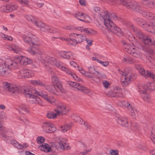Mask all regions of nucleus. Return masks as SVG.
<instances>
[{"mask_svg": "<svg viewBox=\"0 0 155 155\" xmlns=\"http://www.w3.org/2000/svg\"><path fill=\"white\" fill-rule=\"evenodd\" d=\"M23 91V94L26 97L32 99L31 101L33 103L41 105V101L39 97H37V95L41 97L48 102L51 103L54 102L55 101L53 97L48 96L45 91L39 89L37 90L34 88L29 89L25 87Z\"/></svg>", "mask_w": 155, "mask_h": 155, "instance_id": "1", "label": "nucleus"}, {"mask_svg": "<svg viewBox=\"0 0 155 155\" xmlns=\"http://www.w3.org/2000/svg\"><path fill=\"white\" fill-rule=\"evenodd\" d=\"M102 16L101 19H103L104 25L109 31L114 33L117 36H121L123 34L121 29L117 27L113 23L112 20H116L117 18L114 14H111L108 12H102L101 14Z\"/></svg>", "mask_w": 155, "mask_h": 155, "instance_id": "2", "label": "nucleus"}, {"mask_svg": "<svg viewBox=\"0 0 155 155\" xmlns=\"http://www.w3.org/2000/svg\"><path fill=\"white\" fill-rule=\"evenodd\" d=\"M102 16L101 19H103L104 25L109 31L114 33L117 36H121L123 34L121 29L117 27L113 23L112 20H116L117 18L114 14H111L108 12H102L101 14Z\"/></svg>", "mask_w": 155, "mask_h": 155, "instance_id": "3", "label": "nucleus"}, {"mask_svg": "<svg viewBox=\"0 0 155 155\" xmlns=\"http://www.w3.org/2000/svg\"><path fill=\"white\" fill-rule=\"evenodd\" d=\"M124 23L127 27L136 32L137 36L144 44L149 45H152L154 44L155 41L153 37L147 35H144L140 30H135L133 25L129 22L126 21Z\"/></svg>", "mask_w": 155, "mask_h": 155, "instance_id": "4", "label": "nucleus"}, {"mask_svg": "<svg viewBox=\"0 0 155 155\" xmlns=\"http://www.w3.org/2000/svg\"><path fill=\"white\" fill-rule=\"evenodd\" d=\"M3 86L4 90L12 93L23 94V90L25 87H22L19 85L13 84L7 82H4L3 83Z\"/></svg>", "mask_w": 155, "mask_h": 155, "instance_id": "5", "label": "nucleus"}, {"mask_svg": "<svg viewBox=\"0 0 155 155\" xmlns=\"http://www.w3.org/2000/svg\"><path fill=\"white\" fill-rule=\"evenodd\" d=\"M0 63L5 64L7 70L9 72L11 70L18 68L19 67V64L16 58L12 61L8 58L2 57L0 58Z\"/></svg>", "mask_w": 155, "mask_h": 155, "instance_id": "6", "label": "nucleus"}, {"mask_svg": "<svg viewBox=\"0 0 155 155\" xmlns=\"http://www.w3.org/2000/svg\"><path fill=\"white\" fill-rule=\"evenodd\" d=\"M143 15L149 20H153L151 23L146 24L145 25L148 31L155 34V14L144 12L143 13Z\"/></svg>", "mask_w": 155, "mask_h": 155, "instance_id": "7", "label": "nucleus"}, {"mask_svg": "<svg viewBox=\"0 0 155 155\" xmlns=\"http://www.w3.org/2000/svg\"><path fill=\"white\" fill-rule=\"evenodd\" d=\"M70 40L68 41V44L71 45H76L78 43L83 41L85 38L86 36L81 34L75 33L71 34L69 36Z\"/></svg>", "mask_w": 155, "mask_h": 155, "instance_id": "8", "label": "nucleus"}, {"mask_svg": "<svg viewBox=\"0 0 155 155\" xmlns=\"http://www.w3.org/2000/svg\"><path fill=\"white\" fill-rule=\"evenodd\" d=\"M0 138L7 142H8V140H9L10 143L13 145L14 147L18 149H22L24 147H27V145H26V144H25V145H24V144L21 145L15 140L12 139L11 137L8 136L4 133L1 134L0 135Z\"/></svg>", "mask_w": 155, "mask_h": 155, "instance_id": "9", "label": "nucleus"}, {"mask_svg": "<svg viewBox=\"0 0 155 155\" xmlns=\"http://www.w3.org/2000/svg\"><path fill=\"white\" fill-rule=\"evenodd\" d=\"M0 138L7 142H8V140H9L10 143L13 145L14 147L18 149H22L24 147H27V145H26V144H25V145H24V144L21 145L15 140L12 139L11 137L8 136L4 133L1 134L0 135Z\"/></svg>", "mask_w": 155, "mask_h": 155, "instance_id": "10", "label": "nucleus"}, {"mask_svg": "<svg viewBox=\"0 0 155 155\" xmlns=\"http://www.w3.org/2000/svg\"><path fill=\"white\" fill-rule=\"evenodd\" d=\"M0 138L7 142H8V140H9L10 143L13 145L14 147L18 149H22L24 147H27V145H26V144H25V145H24V144L21 145L15 140L12 139L11 137L8 136L4 133L1 134L0 135Z\"/></svg>", "mask_w": 155, "mask_h": 155, "instance_id": "11", "label": "nucleus"}, {"mask_svg": "<svg viewBox=\"0 0 155 155\" xmlns=\"http://www.w3.org/2000/svg\"><path fill=\"white\" fill-rule=\"evenodd\" d=\"M68 83L70 86L77 88L78 90L85 94H88L90 92L89 89L83 86L80 83H77L76 82L72 81H68Z\"/></svg>", "mask_w": 155, "mask_h": 155, "instance_id": "12", "label": "nucleus"}, {"mask_svg": "<svg viewBox=\"0 0 155 155\" xmlns=\"http://www.w3.org/2000/svg\"><path fill=\"white\" fill-rule=\"evenodd\" d=\"M131 50H129L128 53L131 54L135 58H140L141 56V50L143 49L144 48L141 46L139 48L137 47L131 48Z\"/></svg>", "mask_w": 155, "mask_h": 155, "instance_id": "13", "label": "nucleus"}, {"mask_svg": "<svg viewBox=\"0 0 155 155\" xmlns=\"http://www.w3.org/2000/svg\"><path fill=\"white\" fill-rule=\"evenodd\" d=\"M33 24L38 27L40 28V30L41 31L53 33L55 32V31H54L53 29L50 28L49 27L45 25L41 21H36L35 20Z\"/></svg>", "mask_w": 155, "mask_h": 155, "instance_id": "14", "label": "nucleus"}, {"mask_svg": "<svg viewBox=\"0 0 155 155\" xmlns=\"http://www.w3.org/2000/svg\"><path fill=\"white\" fill-rule=\"evenodd\" d=\"M136 68L140 73L143 75V77H150V78H155V75L151 71L147 70L145 71V70L141 66L138 65L136 66Z\"/></svg>", "mask_w": 155, "mask_h": 155, "instance_id": "15", "label": "nucleus"}, {"mask_svg": "<svg viewBox=\"0 0 155 155\" xmlns=\"http://www.w3.org/2000/svg\"><path fill=\"white\" fill-rule=\"evenodd\" d=\"M140 94L145 93L148 90L153 91L154 90V87L153 86L152 83H149L144 85H139L138 86Z\"/></svg>", "mask_w": 155, "mask_h": 155, "instance_id": "16", "label": "nucleus"}, {"mask_svg": "<svg viewBox=\"0 0 155 155\" xmlns=\"http://www.w3.org/2000/svg\"><path fill=\"white\" fill-rule=\"evenodd\" d=\"M24 42L29 44L30 45H35L36 43L34 42V37L30 33L23 35L22 36Z\"/></svg>", "mask_w": 155, "mask_h": 155, "instance_id": "17", "label": "nucleus"}, {"mask_svg": "<svg viewBox=\"0 0 155 155\" xmlns=\"http://www.w3.org/2000/svg\"><path fill=\"white\" fill-rule=\"evenodd\" d=\"M36 45H37V44L36 45H32V47L30 48L27 50V51L32 55H36L39 60H41L43 53L41 51H38L37 49L35 48L34 46Z\"/></svg>", "mask_w": 155, "mask_h": 155, "instance_id": "18", "label": "nucleus"}, {"mask_svg": "<svg viewBox=\"0 0 155 155\" xmlns=\"http://www.w3.org/2000/svg\"><path fill=\"white\" fill-rule=\"evenodd\" d=\"M74 17L78 20L86 22H90L91 18L86 14L81 12H78L74 15Z\"/></svg>", "mask_w": 155, "mask_h": 155, "instance_id": "19", "label": "nucleus"}, {"mask_svg": "<svg viewBox=\"0 0 155 155\" xmlns=\"http://www.w3.org/2000/svg\"><path fill=\"white\" fill-rule=\"evenodd\" d=\"M69 110V108L64 105H60L57 107L54 111L58 115L62 116L66 114Z\"/></svg>", "mask_w": 155, "mask_h": 155, "instance_id": "20", "label": "nucleus"}, {"mask_svg": "<svg viewBox=\"0 0 155 155\" xmlns=\"http://www.w3.org/2000/svg\"><path fill=\"white\" fill-rule=\"evenodd\" d=\"M42 127L46 132L48 133L53 132L56 130L54 125L48 122L44 123L42 125Z\"/></svg>", "mask_w": 155, "mask_h": 155, "instance_id": "21", "label": "nucleus"}, {"mask_svg": "<svg viewBox=\"0 0 155 155\" xmlns=\"http://www.w3.org/2000/svg\"><path fill=\"white\" fill-rule=\"evenodd\" d=\"M16 58L19 65H26L32 62V61L30 59L25 56H21Z\"/></svg>", "mask_w": 155, "mask_h": 155, "instance_id": "22", "label": "nucleus"}, {"mask_svg": "<svg viewBox=\"0 0 155 155\" xmlns=\"http://www.w3.org/2000/svg\"><path fill=\"white\" fill-rule=\"evenodd\" d=\"M43 63H45V61H47L48 63L51 64L55 65L56 66L60 68L61 67L59 63L56 61V59L54 58L51 57H48L47 58L46 60H44L42 58V60H40Z\"/></svg>", "mask_w": 155, "mask_h": 155, "instance_id": "23", "label": "nucleus"}, {"mask_svg": "<svg viewBox=\"0 0 155 155\" xmlns=\"http://www.w3.org/2000/svg\"><path fill=\"white\" fill-rule=\"evenodd\" d=\"M117 122L122 126L127 127L129 125L128 120L127 118L122 116H119L117 119Z\"/></svg>", "mask_w": 155, "mask_h": 155, "instance_id": "24", "label": "nucleus"}, {"mask_svg": "<svg viewBox=\"0 0 155 155\" xmlns=\"http://www.w3.org/2000/svg\"><path fill=\"white\" fill-rule=\"evenodd\" d=\"M45 89L50 93L54 94H58V93L61 90L59 89L55 86L52 85H47L45 87Z\"/></svg>", "mask_w": 155, "mask_h": 155, "instance_id": "25", "label": "nucleus"}, {"mask_svg": "<svg viewBox=\"0 0 155 155\" xmlns=\"http://www.w3.org/2000/svg\"><path fill=\"white\" fill-rule=\"evenodd\" d=\"M7 48L11 51H12L16 54H18L21 51V48L18 46L15 45H8Z\"/></svg>", "mask_w": 155, "mask_h": 155, "instance_id": "26", "label": "nucleus"}, {"mask_svg": "<svg viewBox=\"0 0 155 155\" xmlns=\"http://www.w3.org/2000/svg\"><path fill=\"white\" fill-rule=\"evenodd\" d=\"M2 65H0V75H8L9 74L7 68V66L5 64L1 63Z\"/></svg>", "mask_w": 155, "mask_h": 155, "instance_id": "27", "label": "nucleus"}, {"mask_svg": "<svg viewBox=\"0 0 155 155\" xmlns=\"http://www.w3.org/2000/svg\"><path fill=\"white\" fill-rule=\"evenodd\" d=\"M52 82L54 86L62 90V88L61 82L59 81L58 78H52Z\"/></svg>", "mask_w": 155, "mask_h": 155, "instance_id": "28", "label": "nucleus"}, {"mask_svg": "<svg viewBox=\"0 0 155 155\" xmlns=\"http://www.w3.org/2000/svg\"><path fill=\"white\" fill-rule=\"evenodd\" d=\"M119 73L122 77L131 78L136 77V76L131 72L129 71H125L124 72L122 71H120L119 72Z\"/></svg>", "mask_w": 155, "mask_h": 155, "instance_id": "29", "label": "nucleus"}, {"mask_svg": "<svg viewBox=\"0 0 155 155\" xmlns=\"http://www.w3.org/2000/svg\"><path fill=\"white\" fill-rule=\"evenodd\" d=\"M130 4H131V5H130V8H127L133 9L137 12L140 11V7L137 2L130 1Z\"/></svg>", "mask_w": 155, "mask_h": 155, "instance_id": "30", "label": "nucleus"}, {"mask_svg": "<svg viewBox=\"0 0 155 155\" xmlns=\"http://www.w3.org/2000/svg\"><path fill=\"white\" fill-rule=\"evenodd\" d=\"M60 54L61 57L67 59H69L72 55V53L70 51H61L60 53Z\"/></svg>", "mask_w": 155, "mask_h": 155, "instance_id": "31", "label": "nucleus"}, {"mask_svg": "<svg viewBox=\"0 0 155 155\" xmlns=\"http://www.w3.org/2000/svg\"><path fill=\"white\" fill-rule=\"evenodd\" d=\"M60 68H61V69L63 71L65 72L68 74L70 75L73 78H75V77L78 78L77 76L75 74L73 73L69 70L68 68H66V67L64 66H61V67H60Z\"/></svg>", "mask_w": 155, "mask_h": 155, "instance_id": "32", "label": "nucleus"}, {"mask_svg": "<svg viewBox=\"0 0 155 155\" xmlns=\"http://www.w3.org/2000/svg\"><path fill=\"white\" fill-rule=\"evenodd\" d=\"M24 77L30 78L34 76V74L33 71L29 70H23Z\"/></svg>", "mask_w": 155, "mask_h": 155, "instance_id": "33", "label": "nucleus"}, {"mask_svg": "<svg viewBox=\"0 0 155 155\" xmlns=\"http://www.w3.org/2000/svg\"><path fill=\"white\" fill-rule=\"evenodd\" d=\"M18 8V6L16 4L14 3H10L8 5L9 12H12L16 10Z\"/></svg>", "mask_w": 155, "mask_h": 155, "instance_id": "34", "label": "nucleus"}, {"mask_svg": "<svg viewBox=\"0 0 155 155\" xmlns=\"http://www.w3.org/2000/svg\"><path fill=\"white\" fill-rule=\"evenodd\" d=\"M131 80V78H121L120 81L122 85L125 87L127 85Z\"/></svg>", "mask_w": 155, "mask_h": 155, "instance_id": "35", "label": "nucleus"}, {"mask_svg": "<svg viewBox=\"0 0 155 155\" xmlns=\"http://www.w3.org/2000/svg\"><path fill=\"white\" fill-rule=\"evenodd\" d=\"M40 148L41 150L45 152H49L51 151V148L49 146L47 143L45 144H42L40 145Z\"/></svg>", "mask_w": 155, "mask_h": 155, "instance_id": "36", "label": "nucleus"}, {"mask_svg": "<svg viewBox=\"0 0 155 155\" xmlns=\"http://www.w3.org/2000/svg\"><path fill=\"white\" fill-rule=\"evenodd\" d=\"M58 140L60 141V143H58L57 144H58L59 147L61 149H64L65 147H66L67 144L65 143L64 141V139L62 138L59 139Z\"/></svg>", "mask_w": 155, "mask_h": 155, "instance_id": "37", "label": "nucleus"}, {"mask_svg": "<svg viewBox=\"0 0 155 155\" xmlns=\"http://www.w3.org/2000/svg\"><path fill=\"white\" fill-rule=\"evenodd\" d=\"M31 83L33 85H39L41 86H43L45 87L46 86H45V84L41 81L40 80H32L31 81Z\"/></svg>", "mask_w": 155, "mask_h": 155, "instance_id": "38", "label": "nucleus"}, {"mask_svg": "<svg viewBox=\"0 0 155 155\" xmlns=\"http://www.w3.org/2000/svg\"><path fill=\"white\" fill-rule=\"evenodd\" d=\"M88 71L90 73L92 74H95L96 75L97 74H100V73L96 71L95 68L93 66L88 67Z\"/></svg>", "mask_w": 155, "mask_h": 155, "instance_id": "39", "label": "nucleus"}, {"mask_svg": "<svg viewBox=\"0 0 155 155\" xmlns=\"http://www.w3.org/2000/svg\"><path fill=\"white\" fill-rule=\"evenodd\" d=\"M120 3L123 5L125 6L127 8H130V1L129 0H119Z\"/></svg>", "mask_w": 155, "mask_h": 155, "instance_id": "40", "label": "nucleus"}, {"mask_svg": "<svg viewBox=\"0 0 155 155\" xmlns=\"http://www.w3.org/2000/svg\"><path fill=\"white\" fill-rule=\"evenodd\" d=\"M150 138L153 143H155V125L152 127L151 130Z\"/></svg>", "mask_w": 155, "mask_h": 155, "instance_id": "41", "label": "nucleus"}, {"mask_svg": "<svg viewBox=\"0 0 155 155\" xmlns=\"http://www.w3.org/2000/svg\"><path fill=\"white\" fill-rule=\"evenodd\" d=\"M147 91L145 93H143L140 94L143 99L145 101L149 102L150 99L149 96L147 94Z\"/></svg>", "mask_w": 155, "mask_h": 155, "instance_id": "42", "label": "nucleus"}, {"mask_svg": "<svg viewBox=\"0 0 155 155\" xmlns=\"http://www.w3.org/2000/svg\"><path fill=\"white\" fill-rule=\"evenodd\" d=\"M0 35L2 38H4L5 40L12 41L13 39L12 38L11 36L5 35L2 33H1L0 34Z\"/></svg>", "mask_w": 155, "mask_h": 155, "instance_id": "43", "label": "nucleus"}, {"mask_svg": "<svg viewBox=\"0 0 155 155\" xmlns=\"http://www.w3.org/2000/svg\"><path fill=\"white\" fill-rule=\"evenodd\" d=\"M24 17L27 20L33 23L35 20L34 18L31 15L26 14Z\"/></svg>", "mask_w": 155, "mask_h": 155, "instance_id": "44", "label": "nucleus"}, {"mask_svg": "<svg viewBox=\"0 0 155 155\" xmlns=\"http://www.w3.org/2000/svg\"><path fill=\"white\" fill-rule=\"evenodd\" d=\"M61 130L63 132H66L67 130L70 129L71 125L69 124H65L63 126H61Z\"/></svg>", "mask_w": 155, "mask_h": 155, "instance_id": "45", "label": "nucleus"}, {"mask_svg": "<svg viewBox=\"0 0 155 155\" xmlns=\"http://www.w3.org/2000/svg\"><path fill=\"white\" fill-rule=\"evenodd\" d=\"M142 3L143 5H147L150 7H151L153 5V2H150V0H143Z\"/></svg>", "mask_w": 155, "mask_h": 155, "instance_id": "46", "label": "nucleus"}, {"mask_svg": "<svg viewBox=\"0 0 155 155\" xmlns=\"http://www.w3.org/2000/svg\"><path fill=\"white\" fill-rule=\"evenodd\" d=\"M94 10L95 12H97L100 15V19L101 20L103 21V19H101V18L102 17V16L101 15V14L103 12H107V11H104L102 10H101L100 11V8L99 7H95L94 8Z\"/></svg>", "mask_w": 155, "mask_h": 155, "instance_id": "47", "label": "nucleus"}, {"mask_svg": "<svg viewBox=\"0 0 155 155\" xmlns=\"http://www.w3.org/2000/svg\"><path fill=\"white\" fill-rule=\"evenodd\" d=\"M57 115V114H55L53 112L48 113L47 114V117H48L50 119H54L55 118Z\"/></svg>", "mask_w": 155, "mask_h": 155, "instance_id": "48", "label": "nucleus"}, {"mask_svg": "<svg viewBox=\"0 0 155 155\" xmlns=\"http://www.w3.org/2000/svg\"><path fill=\"white\" fill-rule=\"evenodd\" d=\"M28 112V110L25 107H22L20 108L19 112H21L23 114H25Z\"/></svg>", "mask_w": 155, "mask_h": 155, "instance_id": "49", "label": "nucleus"}, {"mask_svg": "<svg viewBox=\"0 0 155 155\" xmlns=\"http://www.w3.org/2000/svg\"><path fill=\"white\" fill-rule=\"evenodd\" d=\"M111 83L106 80H104L102 81V84L106 88H107L111 84Z\"/></svg>", "mask_w": 155, "mask_h": 155, "instance_id": "50", "label": "nucleus"}, {"mask_svg": "<svg viewBox=\"0 0 155 155\" xmlns=\"http://www.w3.org/2000/svg\"><path fill=\"white\" fill-rule=\"evenodd\" d=\"M77 68H78V71L82 74L84 75L86 77L87 76V75H86L87 73L82 68L80 67L79 66H77Z\"/></svg>", "mask_w": 155, "mask_h": 155, "instance_id": "51", "label": "nucleus"}, {"mask_svg": "<svg viewBox=\"0 0 155 155\" xmlns=\"http://www.w3.org/2000/svg\"><path fill=\"white\" fill-rule=\"evenodd\" d=\"M131 129L133 130H136L138 129V126L137 123H132L131 125Z\"/></svg>", "mask_w": 155, "mask_h": 155, "instance_id": "52", "label": "nucleus"}, {"mask_svg": "<svg viewBox=\"0 0 155 155\" xmlns=\"http://www.w3.org/2000/svg\"><path fill=\"white\" fill-rule=\"evenodd\" d=\"M7 117V115L3 111L1 112L0 114V119L6 120Z\"/></svg>", "mask_w": 155, "mask_h": 155, "instance_id": "53", "label": "nucleus"}, {"mask_svg": "<svg viewBox=\"0 0 155 155\" xmlns=\"http://www.w3.org/2000/svg\"><path fill=\"white\" fill-rule=\"evenodd\" d=\"M127 108L130 112V115L132 116H134L135 115V114L134 112V110L132 108V106L130 105Z\"/></svg>", "mask_w": 155, "mask_h": 155, "instance_id": "54", "label": "nucleus"}, {"mask_svg": "<svg viewBox=\"0 0 155 155\" xmlns=\"http://www.w3.org/2000/svg\"><path fill=\"white\" fill-rule=\"evenodd\" d=\"M0 10L2 12H9L8 8V5L2 6L0 8Z\"/></svg>", "mask_w": 155, "mask_h": 155, "instance_id": "55", "label": "nucleus"}, {"mask_svg": "<svg viewBox=\"0 0 155 155\" xmlns=\"http://www.w3.org/2000/svg\"><path fill=\"white\" fill-rule=\"evenodd\" d=\"M84 40H85L86 42L87 43V45L89 46L92 45L93 40L92 39L87 38L86 37L85 38H84Z\"/></svg>", "mask_w": 155, "mask_h": 155, "instance_id": "56", "label": "nucleus"}, {"mask_svg": "<svg viewBox=\"0 0 155 155\" xmlns=\"http://www.w3.org/2000/svg\"><path fill=\"white\" fill-rule=\"evenodd\" d=\"M133 59L131 58L128 57V56H126L124 58H123V60L124 61L127 62L128 61L129 62H131L132 61Z\"/></svg>", "mask_w": 155, "mask_h": 155, "instance_id": "57", "label": "nucleus"}, {"mask_svg": "<svg viewBox=\"0 0 155 155\" xmlns=\"http://www.w3.org/2000/svg\"><path fill=\"white\" fill-rule=\"evenodd\" d=\"M126 104V101H119L117 104L119 106H121L122 107H125V105Z\"/></svg>", "mask_w": 155, "mask_h": 155, "instance_id": "58", "label": "nucleus"}, {"mask_svg": "<svg viewBox=\"0 0 155 155\" xmlns=\"http://www.w3.org/2000/svg\"><path fill=\"white\" fill-rule=\"evenodd\" d=\"M40 1L41 2H39V1H37L36 3V6L37 8H41L44 5V4L43 3V2L42 1H41V0Z\"/></svg>", "mask_w": 155, "mask_h": 155, "instance_id": "59", "label": "nucleus"}, {"mask_svg": "<svg viewBox=\"0 0 155 155\" xmlns=\"http://www.w3.org/2000/svg\"><path fill=\"white\" fill-rule=\"evenodd\" d=\"M17 1L21 4H24L25 5H28L29 1L27 0H17Z\"/></svg>", "mask_w": 155, "mask_h": 155, "instance_id": "60", "label": "nucleus"}, {"mask_svg": "<svg viewBox=\"0 0 155 155\" xmlns=\"http://www.w3.org/2000/svg\"><path fill=\"white\" fill-rule=\"evenodd\" d=\"M44 138L42 137H38L37 139V141L38 143H41L44 141Z\"/></svg>", "mask_w": 155, "mask_h": 155, "instance_id": "61", "label": "nucleus"}, {"mask_svg": "<svg viewBox=\"0 0 155 155\" xmlns=\"http://www.w3.org/2000/svg\"><path fill=\"white\" fill-rule=\"evenodd\" d=\"M99 63L104 67H107L109 64V63L107 61H102L100 60Z\"/></svg>", "mask_w": 155, "mask_h": 155, "instance_id": "62", "label": "nucleus"}, {"mask_svg": "<svg viewBox=\"0 0 155 155\" xmlns=\"http://www.w3.org/2000/svg\"><path fill=\"white\" fill-rule=\"evenodd\" d=\"M131 48H134L133 47L130 46L129 45H126L124 46V49L125 50L127 51L128 53V50H131L132 49Z\"/></svg>", "mask_w": 155, "mask_h": 155, "instance_id": "63", "label": "nucleus"}, {"mask_svg": "<svg viewBox=\"0 0 155 155\" xmlns=\"http://www.w3.org/2000/svg\"><path fill=\"white\" fill-rule=\"evenodd\" d=\"M136 21L137 23L141 25H145L144 22L143 21L142 19H138Z\"/></svg>", "mask_w": 155, "mask_h": 155, "instance_id": "64", "label": "nucleus"}]
</instances>
